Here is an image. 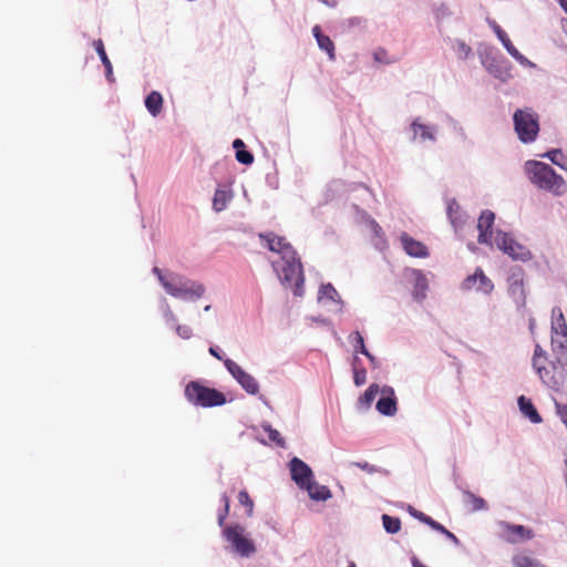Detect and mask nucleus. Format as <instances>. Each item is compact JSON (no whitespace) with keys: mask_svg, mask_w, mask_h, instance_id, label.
<instances>
[{"mask_svg":"<svg viewBox=\"0 0 567 567\" xmlns=\"http://www.w3.org/2000/svg\"><path fill=\"white\" fill-rule=\"evenodd\" d=\"M236 159L244 165H251L254 163V155L246 148L236 152Z\"/></svg>","mask_w":567,"mask_h":567,"instance_id":"41","label":"nucleus"},{"mask_svg":"<svg viewBox=\"0 0 567 567\" xmlns=\"http://www.w3.org/2000/svg\"><path fill=\"white\" fill-rule=\"evenodd\" d=\"M486 22L489 25V28L494 31L498 40L501 38H505V34L507 33L497 24L495 20L487 18Z\"/></svg>","mask_w":567,"mask_h":567,"instance_id":"46","label":"nucleus"},{"mask_svg":"<svg viewBox=\"0 0 567 567\" xmlns=\"http://www.w3.org/2000/svg\"><path fill=\"white\" fill-rule=\"evenodd\" d=\"M512 561L514 567H546L538 559L532 558L523 554L515 555Z\"/></svg>","mask_w":567,"mask_h":567,"instance_id":"31","label":"nucleus"},{"mask_svg":"<svg viewBox=\"0 0 567 567\" xmlns=\"http://www.w3.org/2000/svg\"><path fill=\"white\" fill-rule=\"evenodd\" d=\"M224 365L240 388L250 395H258L260 385L257 379L245 371L237 362L226 358Z\"/></svg>","mask_w":567,"mask_h":567,"instance_id":"10","label":"nucleus"},{"mask_svg":"<svg viewBox=\"0 0 567 567\" xmlns=\"http://www.w3.org/2000/svg\"><path fill=\"white\" fill-rule=\"evenodd\" d=\"M544 157L548 158L553 164L557 165L558 167L567 171V167L564 164L565 155L561 150L554 148L548 152H546Z\"/></svg>","mask_w":567,"mask_h":567,"instance_id":"34","label":"nucleus"},{"mask_svg":"<svg viewBox=\"0 0 567 567\" xmlns=\"http://www.w3.org/2000/svg\"><path fill=\"white\" fill-rule=\"evenodd\" d=\"M463 494L466 497L467 502L472 505L473 512L488 509L487 503L484 498L475 495L474 493H472L470 491H464Z\"/></svg>","mask_w":567,"mask_h":567,"instance_id":"32","label":"nucleus"},{"mask_svg":"<svg viewBox=\"0 0 567 567\" xmlns=\"http://www.w3.org/2000/svg\"><path fill=\"white\" fill-rule=\"evenodd\" d=\"M233 147L235 148L236 152L246 148L244 141L240 138L234 140Z\"/></svg>","mask_w":567,"mask_h":567,"instance_id":"57","label":"nucleus"},{"mask_svg":"<svg viewBox=\"0 0 567 567\" xmlns=\"http://www.w3.org/2000/svg\"><path fill=\"white\" fill-rule=\"evenodd\" d=\"M315 320L317 322L321 323V324H328L329 323V320L326 319V318H316Z\"/></svg>","mask_w":567,"mask_h":567,"instance_id":"63","label":"nucleus"},{"mask_svg":"<svg viewBox=\"0 0 567 567\" xmlns=\"http://www.w3.org/2000/svg\"><path fill=\"white\" fill-rule=\"evenodd\" d=\"M291 480L303 489L313 480L311 467L299 457H292L289 462Z\"/></svg>","mask_w":567,"mask_h":567,"instance_id":"16","label":"nucleus"},{"mask_svg":"<svg viewBox=\"0 0 567 567\" xmlns=\"http://www.w3.org/2000/svg\"><path fill=\"white\" fill-rule=\"evenodd\" d=\"M145 107L147 109L148 113L156 117L163 109V96L157 91H152L146 97H145Z\"/></svg>","mask_w":567,"mask_h":567,"instance_id":"29","label":"nucleus"},{"mask_svg":"<svg viewBox=\"0 0 567 567\" xmlns=\"http://www.w3.org/2000/svg\"><path fill=\"white\" fill-rule=\"evenodd\" d=\"M221 536L226 543L225 550L234 556L250 558L257 551L255 542L249 537L246 528L238 523L226 525Z\"/></svg>","mask_w":567,"mask_h":567,"instance_id":"3","label":"nucleus"},{"mask_svg":"<svg viewBox=\"0 0 567 567\" xmlns=\"http://www.w3.org/2000/svg\"><path fill=\"white\" fill-rule=\"evenodd\" d=\"M567 334V324L566 323H557L551 324V337Z\"/></svg>","mask_w":567,"mask_h":567,"instance_id":"49","label":"nucleus"},{"mask_svg":"<svg viewBox=\"0 0 567 567\" xmlns=\"http://www.w3.org/2000/svg\"><path fill=\"white\" fill-rule=\"evenodd\" d=\"M93 47H94L97 55L100 56L102 64L105 68V76H106L107 81L113 82L114 81L113 68H112V63L105 52L103 41L101 39L95 40L93 42Z\"/></svg>","mask_w":567,"mask_h":567,"instance_id":"27","label":"nucleus"},{"mask_svg":"<svg viewBox=\"0 0 567 567\" xmlns=\"http://www.w3.org/2000/svg\"><path fill=\"white\" fill-rule=\"evenodd\" d=\"M168 327L174 329L177 336L184 340H188L193 337V329L187 324H178L176 321L175 324H168Z\"/></svg>","mask_w":567,"mask_h":567,"instance_id":"40","label":"nucleus"},{"mask_svg":"<svg viewBox=\"0 0 567 567\" xmlns=\"http://www.w3.org/2000/svg\"><path fill=\"white\" fill-rule=\"evenodd\" d=\"M186 400L196 406L214 408L226 403V396L223 392L205 386L198 381H190L185 386Z\"/></svg>","mask_w":567,"mask_h":567,"instance_id":"5","label":"nucleus"},{"mask_svg":"<svg viewBox=\"0 0 567 567\" xmlns=\"http://www.w3.org/2000/svg\"><path fill=\"white\" fill-rule=\"evenodd\" d=\"M353 465L370 474H373L378 471L377 466L369 464L368 462H354Z\"/></svg>","mask_w":567,"mask_h":567,"instance_id":"50","label":"nucleus"},{"mask_svg":"<svg viewBox=\"0 0 567 567\" xmlns=\"http://www.w3.org/2000/svg\"><path fill=\"white\" fill-rule=\"evenodd\" d=\"M159 310L162 312V316L164 318V321L166 323V326L168 324H175L176 322V316L174 315V312L172 311L166 298H162L159 300Z\"/></svg>","mask_w":567,"mask_h":567,"instance_id":"35","label":"nucleus"},{"mask_svg":"<svg viewBox=\"0 0 567 567\" xmlns=\"http://www.w3.org/2000/svg\"><path fill=\"white\" fill-rule=\"evenodd\" d=\"M517 404L519 412L524 415V417L528 419L529 422L533 424H539L543 422L540 414L538 413L530 399L526 398L525 395H520L517 399Z\"/></svg>","mask_w":567,"mask_h":567,"instance_id":"23","label":"nucleus"},{"mask_svg":"<svg viewBox=\"0 0 567 567\" xmlns=\"http://www.w3.org/2000/svg\"><path fill=\"white\" fill-rule=\"evenodd\" d=\"M508 292L516 303L525 302L524 271L519 267H515L511 270L508 277Z\"/></svg>","mask_w":567,"mask_h":567,"instance_id":"19","label":"nucleus"},{"mask_svg":"<svg viewBox=\"0 0 567 567\" xmlns=\"http://www.w3.org/2000/svg\"><path fill=\"white\" fill-rule=\"evenodd\" d=\"M381 388L373 383L371 384L365 392L359 398L357 402V408L362 411H367L370 409L372 402L374 401L375 396L380 393Z\"/></svg>","mask_w":567,"mask_h":567,"instance_id":"28","label":"nucleus"},{"mask_svg":"<svg viewBox=\"0 0 567 567\" xmlns=\"http://www.w3.org/2000/svg\"><path fill=\"white\" fill-rule=\"evenodd\" d=\"M494 244L513 260L527 262L533 258L530 250L526 246L518 243L512 234L503 230L495 231Z\"/></svg>","mask_w":567,"mask_h":567,"instance_id":"7","label":"nucleus"},{"mask_svg":"<svg viewBox=\"0 0 567 567\" xmlns=\"http://www.w3.org/2000/svg\"><path fill=\"white\" fill-rule=\"evenodd\" d=\"M312 34L317 41V44L320 50L324 51L328 54L330 61L336 60L334 44L332 40L322 33L320 25H315L312 28Z\"/></svg>","mask_w":567,"mask_h":567,"instance_id":"25","label":"nucleus"},{"mask_svg":"<svg viewBox=\"0 0 567 567\" xmlns=\"http://www.w3.org/2000/svg\"><path fill=\"white\" fill-rule=\"evenodd\" d=\"M444 536L450 539L454 545H460V539L449 529L445 532Z\"/></svg>","mask_w":567,"mask_h":567,"instance_id":"56","label":"nucleus"},{"mask_svg":"<svg viewBox=\"0 0 567 567\" xmlns=\"http://www.w3.org/2000/svg\"><path fill=\"white\" fill-rule=\"evenodd\" d=\"M367 381V371L365 369H354L353 371V382L357 386H361Z\"/></svg>","mask_w":567,"mask_h":567,"instance_id":"43","label":"nucleus"},{"mask_svg":"<svg viewBox=\"0 0 567 567\" xmlns=\"http://www.w3.org/2000/svg\"><path fill=\"white\" fill-rule=\"evenodd\" d=\"M514 131L523 144L536 141L539 133V118L532 109H517L513 114Z\"/></svg>","mask_w":567,"mask_h":567,"instance_id":"6","label":"nucleus"},{"mask_svg":"<svg viewBox=\"0 0 567 567\" xmlns=\"http://www.w3.org/2000/svg\"><path fill=\"white\" fill-rule=\"evenodd\" d=\"M551 351L559 365H567V334L551 337Z\"/></svg>","mask_w":567,"mask_h":567,"instance_id":"24","label":"nucleus"},{"mask_svg":"<svg viewBox=\"0 0 567 567\" xmlns=\"http://www.w3.org/2000/svg\"><path fill=\"white\" fill-rule=\"evenodd\" d=\"M499 41L503 44V47H505L512 42L507 34H505V38H501Z\"/></svg>","mask_w":567,"mask_h":567,"instance_id":"60","label":"nucleus"},{"mask_svg":"<svg viewBox=\"0 0 567 567\" xmlns=\"http://www.w3.org/2000/svg\"><path fill=\"white\" fill-rule=\"evenodd\" d=\"M233 198L234 193L229 185H218L213 197V209L216 213L225 210Z\"/></svg>","mask_w":567,"mask_h":567,"instance_id":"22","label":"nucleus"},{"mask_svg":"<svg viewBox=\"0 0 567 567\" xmlns=\"http://www.w3.org/2000/svg\"><path fill=\"white\" fill-rule=\"evenodd\" d=\"M412 566L413 567H425L421 561H419L416 558L412 559Z\"/></svg>","mask_w":567,"mask_h":567,"instance_id":"61","label":"nucleus"},{"mask_svg":"<svg viewBox=\"0 0 567 567\" xmlns=\"http://www.w3.org/2000/svg\"><path fill=\"white\" fill-rule=\"evenodd\" d=\"M404 278L413 285V299L417 302H422L426 298L429 290L426 275L420 269L406 268L404 270Z\"/></svg>","mask_w":567,"mask_h":567,"instance_id":"14","label":"nucleus"},{"mask_svg":"<svg viewBox=\"0 0 567 567\" xmlns=\"http://www.w3.org/2000/svg\"><path fill=\"white\" fill-rule=\"evenodd\" d=\"M408 512H409V514H410L412 517L416 518L417 520H420V522H422V523H424V524H427V522L431 519V517H430V516H427L426 514H424V513H422V512H420V511L415 509V508H414L413 506H411V505H409V507H408Z\"/></svg>","mask_w":567,"mask_h":567,"instance_id":"44","label":"nucleus"},{"mask_svg":"<svg viewBox=\"0 0 567 567\" xmlns=\"http://www.w3.org/2000/svg\"><path fill=\"white\" fill-rule=\"evenodd\" d=\"M453 48L456 51L458 58L462 60L467 59L472 53L471 47L460 39L455 40Z\"/></svg>","mask_w":567,"mask_h":567,"instance_id":"39","label":"nucleus"},{"mask_svg":"<svg viewBox=\"0 0 567 567\" xmlns=\"http://www.w3.org/2000/svg\"><path fill=\"white\" fill-rule=\"evenodd\" d=\"M546 362H547L546 351L539 344H536V347L534 349L533 360H532L533 368L536 369L537 367H539Z\"/></svg>","mask_w":567,"mask_h":567,"instance_id":"38","label":"nucleus"},{"mask_svg":"<svg viewBox=\"0 0 567 567\" xmlns=\"http://www.w3.org/2000/svg\"><path fill=\"white\" fill-rule=\"evenodd\" d=\"M383 528L389 534H396L401 529V520L398 517L383 514L382 517Z\"/></svg>","mask_w":567,"mask_h":567,"instance_id":"33","label":"nucleus"},{"mask_svg":"<svg viewBox=\"0 0 567 567\" xmlns=\"http://www.w3.org/2000/svg\"><path fill=\"white\" fill-rule=\"evenodd\" d=\"M565 368L566 365H559L555 359V361H547L534 370L547 388L558 391L561 389L566 380Z\"/></svg>","mask_w":567,"mask_h":567,"instance_id":"9","label":"nucleus"},{"mask_svg":"<svg viewBox=\"0 0 567 567\" xmlns=\"http://www.w3.org/2000/svg\"><path fill=\"white\" fill-rule=\"evenodd\" d=\"M481 62L486 71L503 83L512 79L511 66L504 59L486 52L481 54Z\"/></svg>","mask_w":567,"mask_h":567,"instance_id":"12","label":"nucleus"},{"mask_svg":"<svg viewBox=\"0 0 567 567\" xmlns=\"http://www.w3.org/2000/svg\"><path fill=\"white\" fill-rule=\"evenodd\" d=\"M446 213L455 233L458 234L463 229L465 224L468 221V214L462 209V207L455 199H451L447 203Z\"/></svg>","mask_w":567,"mask_h":567,"instance_id":"20","label":"nucleus"},{"mask_svg":"<svg viewBox=\"0 0 567 567\" xmlns=\"http://www.w3.org/2000/svg\"><path fill=\"white\" fill-rule=\"evenodd\" d=\"M223 501H224L225 507H224V511L218 514V525L224 528L225 519H226V516L229 511V499L225 494L223 495Z\"/></svg>","mask_w":567,"mask_h":567,"instance_id":"45","label":"nucleus"},{"mask_svg":"<svg viewBox=\"0 0 567 567\" xmlns=\"http://www.w3.org/2000/svg\"><path fill=\"white\" fill-rule=\"evenodd\" d=\"M318 303L329 312L339 315L343 311L344 302L332 284H322L318 290Z\"/></svg>","mask_w":567,"mask_h":567,"instance_id":"13","label":"nucleus"},{"mask_svg":"<svg viewBox=\"0 0 567 567\" xmlns=\"http://www.w3.org/2000/svg\"><path fill=\"white\" fill-rule=\"evenodd\" d=\"M372 228L375 234H379V231L381 230V227L375 221H372Z\"/></svg>","mask_w":567,"mask_h":567,"instance_id":"62","label":"nucleus"},{"mask_svg":"<svg viewBox=\"0 0 567 567\" xmlns=\"http://www.w3.org/2000/svg\"><path fill=\"white\" fill-rule=\"evenodd\" d=\"M259 237L266 243V246L270 251L280 255V259L274 260L271 265L281 285L286 288L293 289V293L296 296H302L305 276L297 251L286 240V238L272 233L260 234Z\"/></svg>","mask_w":567,"mask_h":567,"instance_id":"1","label":"nucleus"},{"mask_svg":"<svg viewBox=\"0 0 567 567\" xmlns=\"http://www.w3.org/2000/svg\"><path fill=\"white\" fill-rule=\"evenodd\" d=\"M461 289L463 291H471L475 289L484 295H489L494 290V284L481 268H476L473 275L467 276L462 281Z\"/></svg>","mask_w":567,"mask_h":567,"instance_id":"15","label":"nucleus"},{"mask_svg":"<svg viewBox=\"0 0 567 567\" xmlns=\"http://www.w3.org/2000/svg\"><path fill=\"white\" fill-rule=\"evenodd\" d=\"M261 426L265 432L268 433V437L271 442L276 443L280 447H285L286 441L276 429H272L269 423H262Z\"/></svg>","mask_w":567,"mask_h":567,"instance_id":"37","label":"nucleus"},{"mask_svg":"<svg viewBox=\"0 0 567 567\" xmlns=\"http://www.w3.org/2000/svg\"><path fill=\"white\" fill-rule=\"evenodd\" d=\"M385 56H386L385 51H378V52L374 53V60L377 62H381V63H386L388 64V63H390V61L386 60Z\"/></svg>","mask_w":567,"mask_h":567,"instance_id":"54","label":"nucleus"},{"mask_svg":"<svg viewBox=\"0 0 567 567\" xmlns=\"http://www.w3.org/2000/svg\"><path fill=\"white\" fill-rule=\"evenodd\" d=\"M432 11H433L434 19H435L436 23H439V24L447 21L454 14V11L452 10V8L445 2L434 4Z\"/></svg>","mask_w":567,"mask_h":567,"instance_id":"30","label":"nucleus"},{"mask_svg":"<svg viewBox=\"0 0 567 567\" xmlns=\"http://www.w3.org/2000/svg\"><path fill=\"white\" fill-rule=\"evenodd\" d=\"M208 352L214 357L216 358L217 360H220L224 362V355H223V352L219 350L218 347H210L208 349Z\"/></svg>","mask_w":567,"mask_h":567,"instance_id":"53","label":"nucleus"},{"mask_svg":"<svg viewBox=\"0 0 567 567\" xmlns=\"http://www.w3.org/2000/svg\"><path fill=\"white\" fill-rule=\"evenodd\" d=\"M495 220V214L489 210L485 209L482 212L478 221H477V229H478V243L491 245L494 243V236L495 234L492 230L493 224Z\"/></svg>","mask_w":567,"mask_h":567,"instance_id":"18","label":"nucleus"},{"mask_svg":"<svg viewBox=\"0 0 567 567\" xmlns=\"http://www.w3.org/2000/svg\"><path fill=\"white\" fill-rule=\"evenodd\" d=\"M400 241L403 250L411 257L426 258L430 255L427 247L423 243L412 238L406 233L401 234Z\"/></svg>","mask_w":567,"mask_h":567,"instance_id":"21","label":"nucleus"},{"mask_svg":"<svg viewBox=\"0 0 567 567\" xmlns=\"http://www.w3.org/2000/svg\"><path fill=\"white\" fill-rule=\"evenodd\" d=\"M426 525L430 526L432 529L441 533L442 535H444L445 532L447 530L442 524H440L439 522L434 520L432 517L427 522Z\"/></svg>","mask_w":567,"mask_h":567,"instance_id":"52","label":"nucleus"},{"mask_svg":"<svg viewBox=\"0 0 567 567\" xmlns=\"http://www.w3.org/2000/svg\"><path fill=\"white\" fill-rule=\"evenodd\" d=\"M504 48L513 59L519 53V51L514 47L512 42Z\"/></svg>","mask_w":567,"mask_h":567,"instance_id":"55","label":"nucleus"},{"mask_svg":"<svg viewBox=\"0 0 567 567\" xmlns=\"http://www.w3.org/2000/svg\"><path fill=\"white\" fill-rule=\"evenodd\" d=\"M565 470H564V480H565V484L567 486V458L565 460Z\"/></svg>","mask_w":567,"mask_h":567,"instance_id":"64","label":"nucleus"},{"mask_svg":"<svg viewBox=\"0 0 567 567\" xmlns=\"http://www.w3.org/2000/svg\"><path fill=\"white\" fill-rule=\"evenodd\" d=\"M165 291L174 298L194 302L205 295L206 287L199 281L176 272L172 274L171 282L165 284Z\"/></svg>","mask_w":567,"mask_h":567,"instance_id":"4","label":"nucleus"},{"mask_svg":"<svg viewBox=\"0 0 567 567\" xmlns=\"http://www.w3.org/2000/svg\"><path fill=\"white\" fill-rule=\"evenodd\" d=\"M370 363L373 365V367H378V361H377V358L374 355H372L369 351H368V354H364Z\"/></svg>","mask_w":567,"mask_h":567,"instance_id":"58","label":"nucleus"},{"mask_svg":"<svg viewBox=\"0 0 567 567\" xmlns=\"http://www.w3.org/2000/svg\"><path fill=\"white\" fill-rule=\"evenodd\" d=\"M566 323L564 313L560 308L555 307L551 310V324Z\"/></svg>","mask_w":567,"mask_h":567,"instance_id":"47","label":"nucleus"},{"mask_svg":"<svg viewBox=\"0 0 567 567\" xmlns=\"http://www.w3.org/2000/svg\"><path fill=\"white\" fill-rule=\"evenodd\" d=\"M238 501L240 504L245 505V506H248L249 507V515L251 514L252 512V506H254V503L250 499L248 493L246 491H241L239 492L238 494Z\"/></svg>","mask_w":567,"mask_h":567,"instance_id":"48","label":"nucleus"},{"mask_svg":"<svg viewBox=\"0 0 567 567\" xmlns=\"http://www.w3.org/2000/svg\"><path fill=\"white\" fill-rule=\"evenodd\" d=\"M303 489L308 492L311 499L317 502H324L332 497L331 491L326 485H320L315 480L310 481Z\"/></svg>","mask_w":567,"mask_h":567,"instance_id":"26","label":"nucleus"},{"mask_svg":"<svg viewBox=\"0 0 567 567\" xmlns=\"http://www.w3.org/2000/svg\"><path fill=\"white\" fill-rule=\"evenodd\" d=\"M522 66L525 68H536V64L529 61L526 56H524L520 52L514 58Z\"/></svg>","mask_w":567,"mask_h":567,"instance_id":"51","label":"nucleus"},{"mask_svg":"<svg viewBox=\"0 0 567 567\" xmlns=\"http://www.w3.org/2000/svg\"><path fill=\"white\" fill-rule=\"evenodd\" d=\"M411 142L423 145L437 142L439 126L426 123L421 116L415 117L410 124Z\"/></svg>","mask_w":567,"mask_h":567,"instance_id":"11","label":"nucleus"},{"mask_svg":"<svg viewBox=\"0 0 567 567\" xmlns=\"http://www.w3.org/2000/svg\"><path fill=\"white\" fill-rule=\"evenodd\" d=\"M381 398L377 402V411L385 416H393L398 411V400L394 389L389 385H383L380 393Z\"/></svg>","mask_w":567,"mask_h":567,"instance_id":"17","label":"nucleus"},{"mask_svg":"<svg viewBox=\"0 0 567 567\" xmlns=\"http://www.w3.org/2000/svg\"><path fill=\"white\" fill-rule=\"evenodd\" d=\"M152 272L157 277L159 284L165 289V284L171 282L173 271L163 272L158 267H153Z\"/></svg>","mask_w":567,"mask_h":567,"instance_id":"42","label":"nucleus"},{"mask_svg":"<svg viewBox=\"0 0 567 567\" xmlns=\"http://www.w3.org/2000/svg\"><path fill=\"white\" fill-rule=\"evenodd\" d=\"M349 341L354 347L355 351L361 354H368V349L364 344V339L359 331H354L349 336Z\"/></svg>","mask_w":567,"mask_h":567,"instance_id":"36","label":"nucleus"},{"mask_svg":"<svg viewBox=\"0 0 567 567\" xmlns=\"http://www.w3.org/2000/svg\"><path fill=\"white\" fill-rule=\"evenodd\" d=\"M496 535L499 539L511 545L526 543L535 537L532 528L506 520L496 522Z\"/></svg>","mask_w":567,"mask_h":567,"instance_id":"8","label":"nucleus"},{"mask_svg":"<svg viewBox=\"0 0 567 567\" xmlns=\"http://www.w3.org/2000/svg\"><path fill=\"white\" fill-rule=\"evenodd\" d=\"M321 2H323L326 6L331 7V8L337 6L336 0H321Z\"/></svg>","mask_w":567,"mask_h":567,"instance_id":"59","label":"nucleus"},{"mask_svg":"<svg viewBox=\"0 0 567 567\" xmlns=\"http://www.w3.org/2000/svg\"><path fill=\"white\" fill-rule=\"evenodd\" d=\"M527 179L537 188L560 196L566 188V183L555 169L540 161L528 159L523 166Z\"/></svg>","mask_w":567,"mask_h":567,"instance_id":"2","label":"nucleus"}]
</instances>
